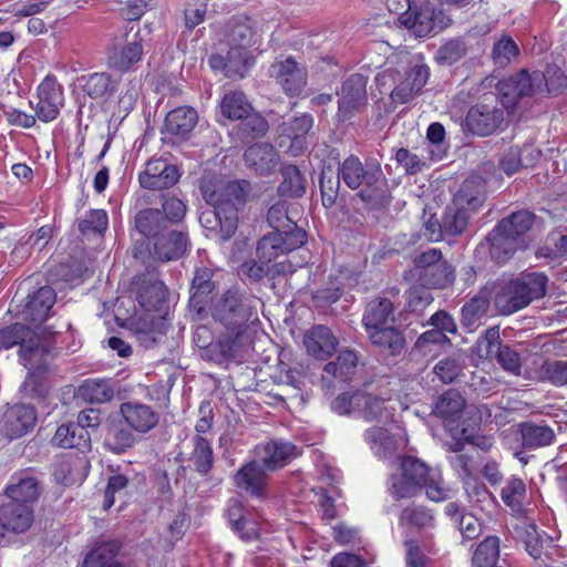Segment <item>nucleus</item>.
Here are the masks:
<instances>
[{
  "mask_svg": "<svg viewBox=\"0 0 567 567\" xmlns=\"http://www.w3.org/2000/svg\"><path fill=\"white\" fill-rule=\"evenodd\" d=\"M134 432L123 419H112L106 423L105 447L116 454L124 453L136 442Z\"/></svg>",
  "mask_w": 567,
  "mask_h": 567,
  "instance_id": "obj_35",
  "label": "nucleus"
},
{
  "mask_svg": "<svg viewBox=\"0 0 567 567\" xmlns=\"http://www.w3.org/2000/svg\"><path fill=\"white\" fill-rule=\"evenodd\" d=\"M468 218V210L452 202L446 206L442 217L443 231L452 237L461 235L467 227Z\"/></svg>",
  "mask_w": 567,
  "mask_h": 567,
  "instance_id": "obj_53",
  "label": "nucleus"
},
{
  "mask_svg": "<svg viewBox=\"0 0 567 567\" xmlns=\"http://www.w3.org/2000/svg\"><path fill=\"white\" fill-rule=\"evenodd\" d=\"M220 112L228 120L237 121L252 111L251 104L248 102L243 92L230 91L226 93L220 102Z\"/></svg>",
  "mask_w": 567,
  "mask_h": 567,
  "instance_id": "obj_52",
  "label": "nucleus"
},
{
  "mask_svg": "<svg viewBox=\"0 0 567 567\" xmlns=\"http://www.w3.org/2000/svg\"><path fill=\"white\" fill-rule=\"evenodd\" d=\"M339 172L334 173L330 167L323 168L320 176L321 200L324 207L334 205L340 188Z\"/></svg>",
  "mask_w": 567,
  "mask_h": 567,
  "instance_id": "obj_60",
  "label": "nucleus"
},
{
  "mask_svg": "<svg viewBox=\"0 0 567 567\" xmlns=\"http://www.w3.org/2000/svg\"><path fill=\"white\" fill-rule=\"evenodd\" d=\"M199 188L204 200L210 206L199 215V223L208 231L207 236L223 241L230 239L237 230L238 210L244 207L250 193L249 182L224 183L215 176H204Z\"/></svg>",
  "mask_w": 567,
  "mask_h": 567,
  "instance_id": "obj_1",
  "label": "nucleus"
},
{
  "mask_svg": "<svg viewBox=\"0 0 567 567\" xmlns=\"http://www.w3.org/2000/svg\"><path fill=\"white\" fill-rule=\"evenodd\" d=\"M485 182L481 176L465 179L454 196L453 203L466 210H476L485 200Z\"/></svg>",
  "mask_w": 567,
  "mask_h": 567,
  "instance_id": "obj_36",
  "label": "nucleus"
},
{
  "mask_svg": "<svg viewBox=\"0 0 567 567\" xmlns=\"http://www.w3.org/2000/svg\"><path fill=\"white\" fill-rule=\"evenodd\" d=\"M107 224L109 218L105 210L92 209L79 221V230L84 236L102 235L106 230Z\"/></svg>",
  "mask_w": 567,
  "mask_h": 567,
  "instance_id": "obj_62",
  "label": "nucleus"
},
{
  "mask_svg": "<svg viewBox=\"0 0 567 567\" xmlns=\"http://www.w3.org/2000/svg\"><path fill=\"white\" fill-rule=\"evenodd\" d=\"M81 398L90 403L110 402L115 394V384L111 380H85L79 388Z\"/></svg>",
  "mask_w": 567,
  "mask_h": 567,
  "instance_id": "obj_49",
  "label": "nucleus"
},
{
  "mask_svg": "<svg viewBox=\"0 0 567 567\" xmlns=\"http://www.w3.org/2000/svg\"><path fill=\"white\" fill-rule=\"evenodd\" d=\"M338 104L339 116L342 120L349 118L353 112L364 107L367 105V79L359 73L348 76L342 83Z\"/></svg>",
  "mask_w": 567,
  "mask_h": 567,
  "instance_id": "obj_19",
  "label": "nucleus"
},
{
  "mask_svg": "<svg viewBox=\"0 0 567 567\" xmlns=\"http://www.w3.org/2000/svg\"><path fill=\"white\" fill-rule=\"evenodd\" d=\"M55 302V292L49 286L40 287L32 293H29L25 302L17 306V313L25 321L34 326L43 323L52 306Z\"/></svg>",
  "mask_w": 567,
  "mask_h": 567,
  "instance_id": "obj_17",
  "label": "nucleus"
},
{
  "mask_svg": "<svg viewBox=\"0 0 567 567\" xmlns=\"http://www.w3.org/2000/svg\"><path fill=\"white\" fill-rule=\"evenodd\" d=\"M38 103L35 106L37 117L42 122H50L56 118L63 105L62 86L54 76L48 75L38 87Z\"/></svg>",
  "mask_w": 567,
  "mask_h": 567,
  "instance_id": "obj_20",
  "label": "nucleus"
},
{
  "mask_svg": "<svg viewBox=\"0 0 567 567\" xmlns=\"http://www.w3.org/2000/svg\"><path fill=\"white\" fill-rule=\"evenodd\" d=\"M178 179L179 173L177 167L168 164L163 158L148 161L145 169L138 176L143 188L158 190L174 186Z\"/></svg>",
  "mask_w": 567,
  "mask_h": 567,
  "instance_id": "obj_22",
  "label": "nucleus"
},
{
  "mask_svg": "<svg viewBox=\"0 0 567 567\" xmlns=\"http://www.w3.org/2000/svg\"><path fill=\"white\" fill-rule=\"evenodd\" d=\"M536 216L529 210H518L498 221L487 236L489 254L497 264H504L518 249L527 247V233L532 229Z\"/></svg>",
  "mask_w": 567,
  "mask_h": 567,
  "instance_id": "obj_4",
  "label": "nucleus"
},
{
  "mask_svg": "<svg viewBox=\"0 0 567 567\" xmlns=\"http://www.w3.org/2000/svg\"><path fill=\"white\" fill-rule=\"evenodd\" d=\"M371 344L381 353L396 357L405 348V337L396 327H382L367 331Z\"/></svg>",
  "mask_w": 567,
  "mask_h": 567,
  "instance_id": "obj_33",
  "label": "nucleus"
},
{
  "mask_svg": "<svg viewBox=\"0 0 567 567\" xmlns=\"http://www.w3.org/2000/svg\"><path fill=\"white\" fill-rule=\"evenodd\" d=\"M187 234L181 230L167 228L157 239L153 241V256L162 261H169L181 258L187 250Z\"/></svg>",
  "mask_w": 567,
  "mask_h": 567,
  "instance_id": "obj_27",
  "label": "nucleus"
},
{
  "mask_svg": "<svg viewBox=\"0 0 567 567\" xmlns=\"http://www.w3.org/2000/svg\"><path fill=\"white\" fill-rule=\"evenodd\" d=\"M267 220L274 231L288 233L303 230L288 216L287 203L284 200L274 204L267 214Z\"/></svg>",
  "mask_w": 567,
  "mask_h": 567,
  "instance_id": "obj_59",
  "label": "nucleus"
},
{
  "mask_svg": "<svg viewBox=\"0 0 567 567\" xmlns=\"http://www.w3.org/2000/svg\"><path fill=\"white\" fill-rule=\"evenodd\" d=\"M526 497V485L522 478L511 477L501 491V498L513 512L519 513Z\"/></svg>",
  "mask_w": 567,
  "mask_h": 567,
  "instance_id": "obj_58",
  "label": "nucleus"
},
{
  "mask_svg": "<svg viewBox=\"0 0 567 567\" xmlns=\"http://www.w3.org/2000/svg\"><path fill=\"white\" fill-rule=\"evenodd\" d=\"M141 41L136 33L132 41H127L122 47H114L109 52V65L118 71H127L142 58L143 48Z\"/></svg>",
  "mask_w": 567,
  "mask_h": 567,
  "instance_id": "obj_38",
  "label": "nucleus"
},
{
  "mask_svg": "<svg viewBox=\"0 0 567 567\" xmlns=\"http://www.w3.org/2000/svg\"><path fill=\"white\" fill-rule=\"evenodd\" d=\"M134 221L136 230L153 241L163 235V233L168 228V224L164 218L163 213L156 208L140 210L136 214Z\"/></svg>",
  "mask_w": 567,
  "mask_h": 567,
  "instance_id": "obj_39",
  "label": "nucleus"
},
{
  "mask_svg": "<svg viewBox=\"0 0 567 567\" xmlns=\"http://www.w3.org/2000/svg\"><path fill=\"white\" fill-rule=\"evenodd\" d=\"M282 182L278 193L282 197L299 198L306 193V179L295 165H287L281 171Z\"/></svg>",
  "mask_w": 567,
  "mask_h": 567,
  "instance_id": "obj_51",
  "label": "nucleus"
},
{
  "mask_svg": "<svg viewBox=\"0 0 567 567\" xmlns=\"http://www.w3.org/2000/svg\"><path fill=\"white\" fill-rule=\"evenodd\" d=\"M239 131L243 138H255L266 134L268 130L267 121L254 110L248 114H244L239 118Z\"/></svg>",
  "mask_w": 567,
  "mask_h": 567,
  "instance_id": "obj_63",
  "label": "nucleus"
},
{
  "mask_svg": "<svg viewBox=\"0 0 567 567\" xmlns=\"http://www.w3.org/2000/svg\"><path fill=\"white\" fill-rule=\"evenodd\" d=\"M259 298L238 289H228L214 303L212 316L226 329V333L216 343L223 359L235 358L250 346L249 330L259 322Z\"/></svg>",
  "mask_w": 567,
  "mask_h": 567,
  "instance_id": "obj_2",
  "label": "nucleus"
},
{
  "mask_svg": "<svg viewBox=\"0 0 567 567\" xmlns=\"http://www.w3.org/2000/svg\"><path fill=\"white\" fill-rule=\"evenodd\" d=\"M357 412L368 422L386 423L392 419V411L388 406V400L368 393L365 391H357L354 399Z\"/></svg>",
  "mask_w": 567,
  "mask_h": 567,
  "instance_id": "obj_32",
  "label": "nucleus"
},
{
  "mask_svg": "<svg viewBox=\"0 0 567 567\" xmlns=\"http://www.w3.org/2000/svg\"><path fill=\"white\" fill-rule=\"evenodd\" d=\"M307 241L305 230L288 233L270 231L257 243L256 256L262 262L271 264L277 258L300 248Z\"/></svg>",
  "mask_w": 567,
  "mask_h": 567,
  "instance_id": "obj_10",
  "label": "nucleus"
},
{
  "mask_svg": "<svg viewBox=\"0 0 567 567\" xmlns=\"http://www.w3.org/2000/svg\"><path fill=\"white\" fill-rule=\"evenodd\" d=\"M339 176L351 189L363 186L358 196L370 208L384 207L389 203V194L381 165L377 161L367 162L365 165L354 156H348L339 164Z\"/></svg>",
  "mask_w": 567,
  "mask_h": 567,
  "instance_id": "obj_3",
  "label": "nucleus"
},
{
  "mask_svg": "<svg viewBox=\"0 0 567 567\" xmlns=\"http://www.w3.org/2000/svg\"><path fill=\"white\" fill-rule=\"evenodd\" d=\"M82 81L83 91L91 99H103L115 91V82L104 72L82 76Z\"/></svg>",
  "mask_w": 567,
  "mask_h": 567,
  "instance_id": "obj_55",
  "label": "nucleus"
},
{
  "mask_svg": "<svg viewBox=\"0 0 567 567\" xmlns=\"http://www.w3.org/2000/svg\"><path fill=\"white\" fill-rule=\"evenodd\" d=\"M134 331L144 348H153L165 337V318L162 315H145L136 320Z\"/></svg>",
  "mask_w": 567,
  "mask_h": 567,
  "instance_id": "obj_34",
  "label": "nucleus"
},
{
  "mask_svg": "<svg viewBox=\"0 0 567 567\" xmlns=\"http://www.w3.org/2000/svg\"><path fill=\"white\" fill-rule=\"evenodd\" d=\"M41 492V481L32 470H25L17 473L6 488V494L10 501L28 505L35 502Z\"/></svg>",
  "mask_w": 567,
  "mask_h": 567,
  "instance_id": "obj_24",
  "label": "nucleus"
},
{
  "mask_svg": "<svg viewBox=\"0 0 567 567\" xmlns=\"http://www.w3.org/2000/svg\"><path fill=\"white\" fill-rule=\"evenodd\" d=\"M524 378L564 386L567 384V360L545 359L540 354H532L525 360Z\"/></svg>",
  "mask_w": 567,
  "mask_h": 567,
  "instance_id": "obj_13",
  "label": "nucleus"
},
{
  "mask_svg": "<svg viewBox=\"0 0 567 567\" xmlns=\"http://www.w3.org/2000/svg\"><path fill=\"white\" fill-rule=\"evenodd\" d=\"M359 357L353 350H341L336 360L323 368L321 388L327 395H332L338 383L350 381L357 372Z\"/></svg>",
  "mask_w": 567,
  "mask_h": 567,
  "instance_id": "obj_14",
  "label": "nucleus"
},
{
  "mask_svg": "<svg viewBox=\"0 0 567 567\" xmlns=\"http://www.w3.org/2000/svg\"><path fill=\"white\" fill-rule=\"evenodd\" d=\"M394 307L388 298H377L367 305L362 323L365 331L386 327L390 319L393 320Z\"/></svg>",
  "mask_w": 567,
  "mask_h": 567,
  "instance_id": "obj_41",
  "label": "nucleus"
},
{
  "mask_svg": "<svg viewBox=\"0 0 567 567\" xmlns=\"http://www.w3.org/2000/svg\"><path fill=\"white\" fill-rule=\"evenodd\" d=\"M402 25L408 28L417 38L429 35L434 28V10L430 3L409 6L408 10L399 17Z\"/></svg>",
  "mask_w": 567,
  "mask_h": 567,
  "instance_id": "obj_30",
  "label": "nucleus"
},
{
  "mask_svg": "<svg viewBox=\"0 0 567 567\" xmlns=\"http://www.w3.org/2000/svg\"><path fill=\"white\" fill-rule=\"evenodd\" d=\"M297 456L296 446L289 442L270 441L257 447V460L267 472L286 466Z\"/></svg>",
  "mask_w": 567,
  "mask_h": 567,
  "instance_id": "obj_25",
  "label": "nucleus"
},
{
  "mask_svg": "<svg viewBox=\"0 0 567 567\" xmlns=\"http://www.w3.org/2000/svg\"><path fill=\"white\" fill-rule=\"evenodd\" d=\"M401 470L416 486L426 489V496L434 502H442L450 495V489L444 486L440 475L432 473L422 461L405 456L401 461Z\"/></svg>",
  "mask_w": 567,
  "mask_h": 567,
  "instance_id": "obj_12",
  "label": "nucleus"
},
{
  "mask_svg": "<svg viewBox=\"0 0 567 567\" xmlns=\"http://www.w3.org/2000/svg\"><path fill=\"white\" fill-rule=\"evenodd\" d=\"M20 344V360L24 367L40 369L44 365L47 349L40 338L25 324L13 323L0 328V351Z\"/></svg>",
  "mask_w": 567,
  "mask_h": 567,
  "instance_id": "obj_6",
  "label": "nucleus"
},
{
  "mask_svg": "<svg viewBox=\"0 0 567 567\" xmlns=\"http://www.w3.org/2000/svg\"><path fill=\"white\" fill-rule=\"evenodd\" d=\"M37 414L31 405L16 404L4 413L3 430L11 439L27 434L35 424Z\"/></svg>",
  "mask_w": 567,
  "mask_h": 567,
  "instance_id": "obj_28",
  "label": "nucleus"
},
{
  "mask_svg": "<svg viewBox=\"0 0 567 567\" xmlns=\"http://www.w3.org/2000/svg\"><path fill=\"white\" fill-rule=\"evenodd\" d=\"M197 112L189 106H182L171 111L165 118V130L176 136H186L197 123Z\"/></svg>",
  "mask_w": 567,
  "mask_h": 567,
  "instance_id": "obj_44",
  "label": "nucleus"
},
{
  "mask_svg": "<svg viewBox=\"0 0 567 567\" xmlns=\"http://www.w3.org/2000/svg\"><path fill=\"white\" fill-rule=\"evenodd\" d=\"M136 299L140 306L147 312L162 315L166 302L167 290L154 274L138 276L136 280Z\"/></svg>",
  "mask_w": 567,
  "mask_h": 567,
  "instance_id": "obj_21",
  "label": "nucleus"
},
{
  "mask_svg": "<svg viewBox=\"0 0 567 567\" xmlns=\"http://www.w3.org/2000/svg\"><path fill=\"white\" fill-rule=\"evenodd\" d=\"M193 445L194 449L188 460L202 476H207L214 463L210 441L207 436L195 435Z\"/></svg>",
  "mask_w": 567,
  "mask_h": 567,
  "instance_id": "obj_48",
  "label": "nucleus"
},
{
  "mask_svg": "<svg viewBox=\"0 0 567 567\" xmlns=\"http://www.w3.org/2000/svg\"><path fill=\"white\" fill-rule=\"evenodd\" d=\"M313 125V118L309 114L296 116L282 122L279 127V146L284 147L288 142V152L298 156L307 148L306 136Z\"/></svg>",
  "mask_w": 567,
  "mask_h": 567,
  "instance_id": "obj_18",
  "label": "nucleus"
},
{
  "mask_svg": "<svg viewBox=\"0 0 567 567\" xmlns=\"http://www.w3.org/2000/svg\"><path fill=\"white\" fill-rule=\"evenodd\" d=\"M33 509L30 505L10 501L0 506V522L7 530L23 533L33 523Z\"/></svg>",
  "mask_w": 567,
  "mask_h": 567,
  "instance_id": "obj_31",
  "label": "nucleus"
},
{
  "mask_svg": "<svg viewBox=\"0 0 567 567\" xmlns=\"http://www.w3.org/2000/svg\"><path fill=\"white\" fill-rule=\"evenodd\" d=\"M499 559V538L487 536L482 540L472 556V567H495Z\"/></svg>",
  "mask_w": 567,
  "mask_h": 567,
  "instance_id": "obj_54",
  "label": "nucleus"
},
{
  "mask_svg": "<svg viewBox=\"0 0 567 567\" xmlns=\"http://www.w3.org/2000/svg\"><path fill=\"white\" fill-rule=\"evenodd\" d=\"M519 55V48L512 37L501 35L493 44L491 58L498 68L507 66Z\"/></svg>",
  "mask_w": 567,
  "mask_h": 567,
  "instance_id": "obj_57",
  "label": "nucleus"
},
{
  "mask_svg": "<svg viewBox=\"0 0 567 567\" xmlns=\"http://www.w3.org/2000/svg\"><path fill=\"white\" fill-rule=\"evenodd\" d=\"M52 444L63 449L89 450L91 436L89 431L76 423L62 424L52 437Z\"/></svg>",
  "mask_w": 567,
  "mask_h": 567,
  "instance_id": "obj_37",
  "label": "nucleus"
},
{
  "mask_svg": "<svg viewBox=\"0 0 567 567\" xmlns=\"http://www.w3.org/2000/svg\"><path fill=\"white\" fill-rule=\"evenodd\" d=\"M547 290V278L533 272L511 280H499L493 285L492 293L496 310L504 316L512 315L532 301L543 298Z\"/></svg>",
  "mask_w": 567,
  "mask_h": 567,
  "instance_id": "obj_5",
  "label": "nucleus"
},
{
  "mask_svg": "<svg viewBox=\"0 0 567 567\" xmlns=\"http://www.w3.org/2000/svg\"><path fill=\"white\" fill-rule=\"evenodd\" d=\"M414 265L419 279L425 286L445 288L454 280V269L440 249L431 248L421 252L415 257Z\"/></svg>",
  "mask_w": 567,
  "mask_h": 567,
  "instance_id": "obj_8",
  "label": "nucleus"
},
{
  "mask_svg": "<svg viewBox=\"0 0 567 567\" xmlns=\"http://www.w3.org/2000/svg\"><path fill=\"white\" fill-rule=\"evenodd\" d=\"M429 74L426 65L415 64L404 69L403 73L399 70L388 69L383 72L382 78H390L394 82L399 81L392 90L390 97L393 103L405 104L425 85Z\"/></svg>",
  "mask_w": 567,
  "mask_h": 567,
  "instance_id": "obj_11",
  "label": "nucleus"
},
{
  "mask_svg": "<svg viewBox=\"0 0 567 567\" xmlns=\"http://www.w3.org/2000/svg\"><path fill=\"white\" fill-rule=\"evenodd\" d=\"M467 53V47L461 39H452L442 44L436 53L435 61L440 65H452Z\"/></svg>",
  "mask_w": 567,
  "mask_h": 567,
  "instance_id": "obj_61",
  "label": "nucleus"
},
{
  "mask_svg": "<svg viewBox=\"0 0 567 567\" xmlns=\"http://www.w3.org/2000/svg\"><path fill=\"white\" fill-rule=\"evenodd\" d=\"M489 308V293L486 289L481 290L462 308V323L472 330L480 324L481 319Z\"/></svg>",
  "mask_w": 567,
  "mask_h": 567,
  "instance_id": "obj_47",
  "label": "nucleus"
},
{
  "mask_svg": "<svg viewBox=\"0 0 567 567\" xmlns=\"http://www.w3.org/2000/svg\"><path fill=\"white\" fill-rule=\"evenodd\" d=\"M233 480L238 489L254 498L265 499L268 496L269 475L259 461L244 464Z\"/></svg>",
  "mask_w": 567,
  "mask_h": 567,
  "instance_id": "obj_16",
  "label": "nucleus"
},
{
  "mask_svg": "<svg viewBox=\"0 0 567 567\" xmlns=\"http://www.w3.org/2000/svg\"><path fill=\"white\" fill-rule=\"evenodd\" d=\"M120 549L121 544L116 540L103 542L86 555L83 567H106L114 561Z\"/></svg>",
  "mask_w": 567,
  "mask_h": 567,
  "instance_id": "obj_56",
  "label": "nucleus"
},
{
  "mask_svg": "<svg viewBox=\"0 0 567 567\" xmlns=\"http://www.w3.org/2000/svg\"><path fill=\"white\" fill-rule=\"evenodd\" d=\"M544 81L543 72L534 71L529 73L527 70H520L518 73L501 81L497 87L502 95V106L512 107L519 99L544 94Z\"/></svg>",
  "mask_w": 567,
  "mask_h": 567,
  "instance_id": "obj_7",
  "label": "nucleus"
},
{
  "mask_svg": "<svg viewBox=\"0 0 567 567\" xmlns=\"http://www.w3.org/2000/svg\"><path fill=\"white\" fill-rule=\"evenodd\" d=\"M121 417L133 431L145 434L153 430L159 420V415L151 405L138 401H127L120 405Z\"/></svg>",
  "mask_w": 567,
  "mask_h": 567,
  "instance_id": "obj_23",
  "label": "nucleus"
},
{
  "mask_svg": "<svg viewBox=\"0 0 567 567\" xmlns=\"http://www.w3.org/2000/svg\"><path fill=\"white\" fill-rule=\"evenodd\" d=\"M269 74L290 96L299 95L307 84V69L292 56L276 60L269 68Z\"/></svg>",
  "mask_w": 567,
  "mask_h": 567,
  "instance_id": "obj_15",
  "label": "nucleus"
},
{
  "mask_svg": "<svg viewBox=\"0 0 567 567\" xmlns=\"http://www.w3.org/2000/svg\"><path fill=\"white\" fill-rule=\"evenodd\" d=\"M389 491L395 499H401L414 497L421 489L401 470L389 478Z\"/></svg>",
  "mask_w": 567,
  "mask_h": 567,
  "instance_id": "obj_64",
  "label": "nucleus"
},
{
  "mask_svg": "<svg viewBox=\"0 0 567 567\" xmlns=\"http://www.w3.org/2000/svg\"><path fill=\"white\" fill-rule=\"evenodd\" d=\"M303 344L311 357L326 360L336 351L338 340L330 328L316 326L305 336Z\"/></svg>",
  "mask_w": 567,
  "mask_h": 567,
  "instance_id": "obj_29",
  "label": "nucleus"
},
{
  "mask_svg": "<svg viewBox=\"0 0 567 567\" xmlns=\"http://www.w3.org/2000/svg\"><path fill=\"white\" fill-rule=\"evenodd\" d=\"M465 408V400L458 391L450 389L445 391L436 401L433 412L435 415L449 421L460 419Z\"/></svg>",
  "mask_w": 567,
  "mask_h": 567,
  "instance_id": "obj_50",
  "label": "nucleus"
},
{
  "mask_svg": "<svg viewBox=\"0 0 567 567\" xmlns=\"http://www.w3.org/2000/svg\"><path fill=\"white\" fill-rule=\"evenodd\" d=\"M213 271L209 268H198L192 281V296L189 305L192 308L200 312L205 305L210 300V295L215 289L212 280Z\"/></svg>",
  "mask_w": 567,
  "mask_h": 567,
  "instance_id": "obj_40",
  "label": "nucleus"
},
{
  "mask_svg": "<svg viewBox=\"0 0 567 567\" xmlns=\"http://www.w3.org/2000/svg\"><path fill=\"white\" fill-rule=\"evenodd\" d=\"M228 42L231 50L228 52L229 56H238L240 61H246V48L255 43V32L247 21H237L229 28Z\"/></svg>",
  "mask_w": 567,
  "mask_h": 567,
  "instance_id": "obj_46",
  "label": "nucleus"
},
{
  "mask_svg": "<svg viewBox=\"0 0 567 567\" xmlns=\"http://www.w3.org/2000/svg\"><path fill=\"white\" fill-rule=\"evenodd\" d=\"M504 122V111L495 94H487L473 105L466 115L467 128L476 135L488 136Z\"/></svg>",
  "mask_w": 567,
  "mask_h": 567,
  "instance_id": "obj_9",
  "label": "nucleus"
},
{
  "mask_svg": "<svg viewBox=\"0 0 567 567\" xmlns=\"http://www.w3.org/2000/svg\"><path fill=\"white\" fill-rule=\"evenodd\" d=\"M399 524L402 527L413 528L419 532L433 529L435 516L432 509L423 505H409L404 507L399 516Z\"/></svg>",
  "mask_w": 567,
  "mask_h": 567,
  "instance_id": "obj_45",
  "label": "nucleus"
},
{
  "mask_svg": "<svg viewBox=\"0 0 567 567\" xmlns=\"http://www.w3.org/2000/svg\"><path fill=\"white\" fill-rule=\"evenodd\" d=\"M522 444L524 449L535 450L550 445L555 440V432L547 424L523 422L519 424Z\"/></svg>",
  "mask_w": 567,
  "mask_h": 567,
  "instance_id": "obj_42",
  "label": "nucleus"
},
{
  "mask_svg": "<svg viewBox=\"0 0 567 567\" xmlns=\"http://www.w3.org/2000/svg\"><path fill=\"white\" fill-rule=\"evenodd\" d=\"M244 158L247 166L261 176L276 172L280 162L276 148L268 143H256L249 146L244 154Z\"/></svg>",
  "mask_w": 567,
  "mask_h": 567,
  "instance_id": "obj_26",
  "label": "nucleus"
},
{
  "mask_svg": "<svg viewBox=\"0 0 567 567\" xmlns=\"http://www.w3.org/2000/svg\"><path fill=\"white\" fill-rule=\"evenodd\" d=\"M364 440L380 458L391 457L398 450V440L383 426L368 429L364 432Z\"/></svg>",
  "mask_w": 567,
  "mask_h": 567,
  "instance_id": "obj_43",
  "label": "nucleus"
}]
</instances>
